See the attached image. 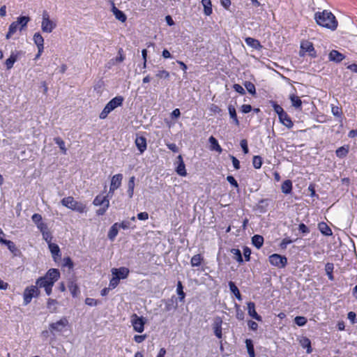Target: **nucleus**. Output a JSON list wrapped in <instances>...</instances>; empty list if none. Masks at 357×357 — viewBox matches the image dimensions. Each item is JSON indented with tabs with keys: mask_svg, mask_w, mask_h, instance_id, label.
<instances>
[{
	"mask_svg": "<svg viewBox=\"0 0 357 357\" xmlns=\"http://www.w3.org/2000/svg\"><path fill=\"white\" fill-rule=\"evenodd\" d=\"M317 23L327 29L335 30L337 26V21L334 15L328 10L317 12L314 15Z\"/></svg>",
	"mask_w": 357,
	"mask_h": 357,
	"instance_id": "nucleus-1",
	"label": "nucleus"
},
{
	"mask_svg": "<svg viewBox=\"0 0 357 357\" xmlns=\"http://www.w3.org/2000/svg\"><path fill=\"white\" fill-rule=\"evenodd\" d=\"M61 203L63 206L73 211L82 213L86 211V205L80 202L76 201L73 197H67L61 199Z\"/></svg>",
	"mask_w": 357,
	"mask_h": 357,
	"instance_id": "nucleus-2",
	"label": "nucleus"
},
{
	"mask_svg": "<svg viewBox=\"0 0 357 357\" xmlns=\"http://www.w3.org/2000/svg\"><path fill=\"white\" fill-rule=\"evenodd\" d=\"M29 20V17L22 16L18 17L17 21L12 22L9 26L8 31L6 36V39L10 38V37L17 31L18 26L20 25V30H22L24 27H26Z\"/></svg>",
	"mask_w": 357,
	"mask_h": 357,
	"instance_id": "nucleus-3",
	"label": "nucleus"
},
{
	"mask_svg": "<svg viewBox=\"0 0 357 357\" xmlns=\"http://www.w3.org/2000/svg\"><path fill=\"white\" fill-rule=\"evenodd\" d=\"M69 326L68 319L66 317H61L59 321L51 323L49 328L51 333H63L66 331Z\"/></svg>",
	"mask_w": 357,
	"mask_h": 357,
	"instance_id": "nucleus-4",
	"label": "nucleus"
},
{
	"mask_svg": "<svg viewBox=\"0 0 357 357\" xmlns=\"http://www.w3.org/2000/svg\"><path fill=\"white\" fill-rule=\"evenodd\" d=\"M134 331L142 333L144 331V325L146 324V319L143 317H139L134 313L130 316V321Z\"/></svg>",
	"mask_w": 357,
	"mask_h": 357,
	"instance_id": "nucleus-5",
	"label": "nucleus"
},
{
	"mask_svg": "<svg viewBox=\"0 0 357 357\" xmlns=\"http://www.w3.org/2000/svg\"><path fill=\"white\" fill-rule=\"evenodd\" d=\"M56 24L50 19L47 11L44 10L42 15L41 29L44 33H51L56 28Z\"/></svg>",
	"mask_w": 357,
	"mask_h": 357,
	"instance_id": "nucleus-6",
	"label": "nucleus"
},
{
	"mask_svg": "<svg viewBox=\"0 0 357 357\" xmlns=\"http://www.w3.org/2000/svg\"><path fill=\"white\" fill-rule=\"evenodd\" d=\"M53 286L52 280L46 279V275L43 277L38 278L36 281V286L31 287V289H29V287L26 288L25 290H35V289L44 288L45 290H51Z\"/></svg>",
	"mask_w": 357,
	"mask_h": 357,
	"instance_id": "nucleus-7",
	"label": "nucleus"
},
{
	"mask_svg": "<svg viewBox=\"0 0 357 357\" xmlns=\"http://www.w3.org/2000/svg\"><path fill=\"white\" fill-rule=\"evenodd\" d=\"M270 263L279 268H283L287 263V259L285 257L281 256L278 254H273L269 257Z\"/></svg>",
	"mask_w": 357,
	"mask_h": 357,
	"instance_id": "nucleus-8",
	"label": "nucleus"
},
{
	"mask_svg": "<svg viewBox=\"0 0 357 357\" xmlns=\"http://www.w3.org/2000/svg\"><path fill=\"white\" fill-rule=\"evenodd\" d=\"M176 160V163L178 164L177 167H176V173L181 176H185L187 175V172L185 169V165L181 155H178Z\"/></svg>",
	"mask_w": 357,
	"mask_h": 357,
	"instance_id": "nucleus-9",
	"label": "nucleus"
},
{
	"mask_svg": "<svg viewBox=\"0 0 357 357\" xmlns=\"http://www.w3.org/2000/svg\"><path fill=\"white\" fill-rule=\"evenodd\" d=\"M129 273L128 268L126 267H121L119 268H112V275H116L119 278V280L125 279L127 278Z\"/></svg>",
	"mask_w": 357,
	"mask_h": 357,
	"instance_id": "nucleus-10",
	"label": "nucleus"
},
{
	"mask_svg": "<svg viewBox=\"0 0 357 357\" xmlns=\"http://www.w3.org/2000/svg\"><path fill=\"white\" fill-rule=\"evenodd\" d=\"M122 179L123 175L121 174H115L112 177L110 183L112 191L117 190L121 186Z\"/></svg>",
	"mask_w": 357,
	"mask_h": 357,
	"instance_id": "nucleus-11",
	"label": "nucleus"
},
{
	"mask_svg": "<svg viewBox=\"0 0 357 357\" xmlns=\"http://www.w3.org/2000/svg\"><path fill=\"white\" fill-rule=\"evenodd\" d=\"M301 48L303 52H309L311 56L316 57L314 48L312 43L307 40L303 41L301 45Z\"/></svg>",
	"mask_w": 357,
	"mask_h": 357,
	"instance_id": "nucleus-12",
	"label": "nucleus"
},
{
	"mask_svg": "<svg viewBox=\"0 0 357 357\" xmlns=\"http://www.w3.org/2000/svg\"><path fill=\"white\" fill-rule=\"evenodd\" d=\"M22 54V52H12L10 57L5 61L7 70H10L13 67L15 62L17 60L18 57Z\"/></svg>",
	"mask_w": 357,
	"mask_h": 357,
	"instance_id": "nucleus-13",
	"label": "nucleus"
},
{
	"mask_svg": "<svg viewBox=\"0 0 357 357\" xmlns=\"http://www.w3.org/2000/svg\"><path fill=\"white\" fill-rule=\"evenodd\" d=\"M94 206H109V201L108 196H102L101 195H97L93 201Z\"/></svg>",
	"mask_w": 357,
	"mask_h": 357,
	"instance_id": "nucleus-14",
	"label": "nucleus"
},
{
	"mask_svg": "<svg viewBox=\"0 0 357 357\" xmlns=\"http://www.w3.org/2000/svg\"><path fill=\"white\" fill-rule=\"evenodd\" d=\"M248 312L251 317L257 321H261L262 320L261 317L259 315L255 310V305L254 303L250 302L248 303Z\"/></svg>",
	"mask_w": 357,
	"mask_h": 357,
	"instance_id": "nucleus-15",
	"label": "nucleus"
},
{
	"mask_svg": "<svg viewBox=\"0 0 357 357\" xmlns=\"http://www.w3.org/2000/svg\"><path fill=\"white\" fill-rule=\"evenodd\" d=\"M123 98L122 96H116L112 98L107 105L113 111L116 107L121 106L123 104Z\"/></svg>",
	"mask_w": 357,
	"mask_h": 357,
	"instance_id": "nucleus-16",
	"label": "nucleus"
},
{
	"mask_svg": "<svg viewBox=\"0 0 357 357\" xmlns=\"http://www.w3.org/2000/svg\"><path fill=\"white\" fill-rule=\"evenodd\" d=\"M329 60L335 63H340L345 56L337 50H332L328 55Z\"/></svg>",
	"mask_w": 357,
	"mask_h": 357,
	"instance_id": "nucleus-17",
	"label": "nucleus"
},
{
	"mask_svg": "<svg viewBox=\"0 0 357 357\" xmlns=\"http://www.w3.org/2000/svg\"><path fill=\"white\" fill-rule=\"evenodd\" d=\"M280 121L287 128H291L293 127L294 123L291 120L287 112H284L279 116Z\"/></svg>",
	"mask_w": 357,
	"mask_h": 357,
	"instance_id": "nucleus-18",
	"label": "nucleus"
},
{
	"mask_svg": "<svg viewBox=\"0 0 357 357\" xmlns=\"http://www.w3.org/2000/svg\"><path fill=\"white\" fill-rule=\"evenodd\" d=\"M60 277V273L58 269L51 268L46 273V279L52 280V284L58 280Z\"/></svg>",
	"mask_w": 357,
	"mask_h": 357,
	"instance_id": "nucleus-19",
	"label": "nucleus"
},
{
	"mask_svg": "<svg viewBox=\"0 0 357 357\" xmlns=\"http://www.w3.org/2000/svg\"><path fill=\"white\" fill-rule=\"evenodd\" d=\"M222 321L220 318L216 319L213 324V331L215 336L220 339L222 338Z\"/></svg>",
	"mask_w": 357,
	"mask_h": 357,
	"instance_id": "nucleus-20",
	"label": "nucleus"
},
{
	"mask_svg": "<svg viewBox=\"0 0 357 357\" xmlns=\"http://www.w3.org/2000/svg\"><path fill=\"white\" fill-rule=\"evenodd\" d=\"M135 144L139 151L140 153H142L146 149V139L144 137H137L135 139Z\"/></svg>",
	"mask_w": 357,
	"mask_h": 357,
	"instance_id": "nucleus-21",
	"label": "nucleus"
},
{
	"mask_svg": "<svg viewBox=\"0 0 357 357\" xmlns=\"http://www.w3.org/2000/svg\"><path fill=\"white\" fill-rule=\"evenodd\" d=\"M245 41L248 46L255 50H259L262 48V45L260 42L255 38L248 37L245 39Z\"/></svg>",
	"mask_w": 357,
	"mask_h": 357,
	"instance_id": "nucleus-22",
	"label": "nucleus"
},
{
	"mask_svg": "<svg viewBox=\"0 0 357 357\" xmlns=\"http://www.w3.org/2000/svg\"><path fill=\"white\" fill-rule=\"evenodd\" d=\"M1 243L6 245L8 249L15 255L18 256L20 255V251L15 246V243L9 240H5Z\"/></svg>",
	"mask_w": 357,
	"mask_h": 357,
	"instance_id": "nucleus-23",
	"label": "nucleus"
},
{
	"mask_svg": "<svg viewBox=\"0 0 357 357\" xmlns=\"http://www.w3.org/2000/svg\"><path fill=\"white\" fill-rule=\"evenodd\" d=\"M33 42L38 49H44V38L40 33H36L33 38Z\"/></svg>",
	"mask_w": 357,
	"mask_h": 357,
	"instance_id": "nucleus-24",
	"label": "nucleus"
},
{
	"mask_svg": "<svg viewBox=\"0 0 357 357\" xmlns=\"http://www.w3.org/2000/svg\"><path fill=\"white\" fill-rule=\"evenodd\" d=\"M301 346L303 349H306V351L307 354H310L312 351V347H311V342L310 340L306 337H302L299 340Z\"/></svg>",
	"mask_w": 357,
	"mask_h": 357,
	"instance_id": "nucleus-25",
	"label": "nucleus"
},
{
	"mask_svg": "<svg viewBox=\"0 0 357 357\" xmlns=\"http://www.w3.org/2000/svg\"><path fill=\"white\" fill-rule=\"evenodd\" d=\"M119 232V223H114L109 229L107 236L108 238L113 241Z\"/></svg>",
	"mask_w": 357,
	"mask_h": 357,
	"instance_id": "nucleus-26",
	"label": "nucleus"
},
{
	"mask_svg": "<svg viewBox=\"0 0 357 357\" xmlns=\"http://www.w3.org/2000/svg\"><path fill=\"white\" fill-rule=\"evenodd\" d=\"M208 142L211 144V149L213 151H216L218 153H221L222 149L221 146L219 145L218 140L213 136H211L208 139Z\"/></svg>",
	"mask_w": 357,
	"mask_h": 357,
	"instance_id": "nucleus-27",
	"label": "nucleus"
},
{
	"mask_svg": "<svg viewBox=\"0 0 357 357\" xmlns=\"http://www.w3.org/2000/svg\"><path fill=\"white\" fill-rule=\"evenodd\" d=\"M48 246L53 258L54 259V260H56V257L61 256L59 247L58 246V245L52 243L48 244Z\"/></svg>",
	"mask_w": 357,
	"mask_h": 357,
	"instance_id": "nucleus-28",
	"label": "nucleus"
},
{
	"mask_svg": "<svg viewBox=\"0 0 357 357\" xmlns=\"http://www.w3.org/2000/svg\"><path fill=\"white\" fill-rule=\"evenodd\" d=\"M228 110H229L230 118L233 120L235 125L238 126L240 125V123L237 118L235 107L233 105H229Z\"/></svg>",
	"mask_w": 357,
	"mask_h": 357,
	"instance_id": "nucleus-29",
	"label": "nucleus"
},
{
	"mask_svg": "<svg viewBox=\"0 0 357 357\" xmlns=\"http://www.w3.org/2000/svg\"><path fill=\"white\" fill-rule=\"evenodd\" d=\"M202 4L204 6V12L206 15H210L212 13V4L211 0H202Z\"/></svg>",
	"mask_w": 357,
	"mask_h": 357,
	"instance_id": "nucleus-30",
	"label": "nucleus"
},
{
	"mask_svg": "<svg viewBox=\"0 0 357 357\" xmlns=\"http://www.w3.org/2000/svg\"><path fill=\"white\" fill-rule=\"evenodd\" d=\"M252 243L257 249H259L263 245L264 238L260 235H255L252 238Z\"/></svg>",
	"mask_w": 357,
	"mask_h": 357,
	"instance_id": "nucleus-31",
	"label": "nucleus"
},
{
	"mask_svg": "<svg viewBox=\"0 0 357 357\" xmlns=\"http://www.w3.org/2000/svg\"><path fill=\"white\" fill-rule=\"evenodd\" d=\"M135 177L131 176L128 183L127 192H128V195L130 198H132L133 196V194H134V188H135Z\"/></svg>",
	"mask_w": 357,
	"mask_h": 357,
	"instance_id": "nucleus-32",
	"label": "nucleus"
},
{
	"mask_svg": "<svg viewBox=\"0 0 357 357\" xmlns=\"http://www.w3.org/2000/svg\"><path fill=\"white\" fill-rule=\"evenodd\" d=\"M282 192L284 194H289L292 190V183L290 180L284 181L281 186Z\"/></svg>",
	"mask_w": 357,
	"mask_h": 357,
	"instance_id": "nucleus-33",
	"label": "nucleus"
},
{
	"mask_svg": "<svg viewBox=\"0 0 357 357\" xmlns=\"http://www.w3.org/2000/svg\"><path fill=\"white\" fill-rule=\"evenodd\" d=\"M113 13L115 15V17L121 21V22H124L126 20V15L120 10L114 7L112 9Z\"/></svg>",
	"mask_w": 357,
	"mask_h": 357,
	"instance_id": "nucleus-34",
	"label": "nucleus"
},
{
	"mask_svg": "<svg viewBox=\"0 0 357 357\" xmlns=\"http://www.w3.org/2000/svg\"><path fill=\"white\" fill-rule=\"evenodd\" d=\"M319 229L320 231L326 235V236H331L332 235V231L331 228L324 222H321L319 224Z\"/></svg>",
	"mask_w": 357,
	"mask_h": 357,
	"instance_id": "nucleus-35",
	"label": "nucleus"
},
{
	"mask_svg": "<svg viewBox=\"0 0 357 357\" xmlns=\"http://www.w3.org/2000/svg\"><path fill=\"white\" fill-rule=\"evenodd\" d=\"M290 100H291L292 106H294V107L299 108L301 107L302 101L298 96H296L295 95H291Z\"/></svg>",
	"mask_w": 357,
	"mask_h": 357,
	"instance_id": "nucleus-36",
	"label": "nucleus"
},
{
	"mask_svg": "<svg viewBox=\"0 0 357 357\" xmlns=\"http://www.w3.org/2000/svg\"><path fill=\"white\" fill-rule=\"evenodd\" d=\"M54 142L59 146L63 154H66L67 149L65 146V142L61 137H55L54 139Z\"/></svg>",
	"mask_w": 357,
	"mask_h": 357,
	"instance_id": "nucleus-37",
	"label": "nucleus"
},
{
	"mask_svg": "<svg viewBox=\"0 0 357 357\" xmlns=\"http://www.w3.org/2000/svg\"><path fill=\"white\" fill-rule=\"evenodd\" d=\"M202 260L203 258L201 255L197 254L192 257L190 263L192 266H199L201 264Z\"/></svg>",
	"mask_w": 357,
	"mask_h": 357,
	"instance_id": "nucleus-38",
	"label": "nucleus"
},
{
	"mask_svg": "<svg viewBox=\"0 0 357 357\" xmlns=\"http://www.w3.org/2000/svg\"><path fill=\"white\" fill-rule=\"evenodd\" d=\"M231 253L233 255V257L235 260L239 263L243 262V257L240 250L235 248L231 249Z\"/></svg>",
	"mask_w": 357,
	"mask_h": 357,
	"instance_id": "nucleus-39",
	"label": "nucleus"
},
{
	"mask_svg": "<svg viewBox=\"0 0 357 357\" xmlns=\"http://www.w3.org/2000/svg\"><path fill=\"white\" fill-rule=\"evenodd\" d=\"M334 268V265L332 263H327L325 266V271L331 280H333V271Z\"/></svg>",
	"mask_w": 357,
	"mask_h": 357,
	"instance_id": "nucleus-40",
	"label": "nucleus"
},
{
	"mask_svg": "<svg viewBox=\"0 0 357 357\" xmlns=\"http://www.w3.org/2000/svg\"><path fill=\"white\" fill-rule=\"evenodd\" d=\"M348 152L349 150L347 148L341 146L336 150V155L339 158H343L347 155Z\"/></svg>",
	"mask_w": 357,
	"mask_h": 357,
	"instance_id": "nucleus-41",
	"label": "nucleus"
},
{
	"mask_svg": "<svg viewBox=\"0 0 357 357\" xmlns=\"http://www.w3.org/2000/svg\"><path fill=\"white\" fill-rule=\"evenodd\" d=\"M252 165L255 169H259L262 165V159L259 155H255L252 159Z\"/></svg>",
	"mask_w": 357,
	"mask_h": 357,
	"instance_id": "nucleus-42",
	"label": "nucleus"
},
{
	"mask_svg": "<svg viewBox=\"0 0 357 357\" xmlns=\"http://www.w3.org/2000/svg\"><path fill=\"white\" fill-rule=\"evenodd\" d=\"M37 293L38 291H35ZM38 296V294H36L34 295L33 294H31V291L25 292L24 294V304L27 305L29 303L33 296Z\"/></svg>",
	"mask_w": 357,
	"mask_h": 357,
	"instance_id": "nucleus-43",
	"label": "nucleus"
},
{
	"mask_svg": "<svg viewBox=\"0 0 357 357\" xmlns=\"http://www.w3.org/2000/svg\"><path fill=\"white\" fill-rule=\"evenodd\" d=\"M271 104L273 107L275 112L278 114V116L284 112L283 108L280 105H278L276 102L271 101Z\"/></svg>",
	"mask_w": 357,
	"mask_h": 357,
	"instance_id": "nucleus-44",
	"label": "nucleus"
},
{
	"mask_svg": "<svg viewBox=\"0 0 357 357\" xmlns=\"http://www.w3.org/2000/svg\"><path fill=\"white\" fill-rule=\"evenodd\" d=\"M244 85L250 93H251L252 95L255 94V93H256L255 86L252 82H245Z\"/></svg>",
	"mask_w": 357,
	"mask_h": 357,
	"instance_id": "nucleus-45",
	"label": "nucleus"
},
{
	"mask_svg": "<svg viewBox=\"0 0 357 357\" xmlns=\"http://www.w3.org/2000/svg\"><path fill=\"white\" fill-rule=\"evenodd\" d=\"M245 342H246V346L248 348V351L250 357H255V356L254 347H253V345L252 344L251 340H247Z\"/></svg>",
	"mask_w": 357,
	"mask_h": 357,
	"instance_id": "nucleus-46",
	"label": "nucleus"
},
{
	"mask_svg": "<svg viewBox=\"0 0 357 357\" xmlns=\"http://www.w3.org/2000/svg\"><path fill=\"white\" fill-rule=\"evenodd\" d=\"M112 112V109L108 107L107 105H105L102 111L99 115V118L100 119H105L107 118V115Z\"/></svg>",
	"mask_w": 357,
	"mask_h": 357,
	"instance_id": "nucleus-47",
	"label": "nucleus"
},
{
	"mask_svg": "<svg viewBox=\"0 0 357 357\" xmlns=\"http://www.w3.org/2000/svg\"><path fill=\"white\" fill-rule=\"evenodd\" d=\"M112 112V109L108 107L107 105H105L102 111L99 115V118L100 119H105L107 118V115Z\"/></svg>",
	"mask_w": 357,
	"mask_h": 357,
	"instance_id": "nucleus-48",
	"label": "nucleus"
},
{
	"mask_svg": "<svg viewBox=\"0 0 357 357\" xmlns=\"http://www.w3.org/2000/svg\"><path fill=\"white\" fill-rule=\"evenodd\" d=\"M155 76L160 79H168L169 77V73L165 70H159Z\"/></svg>",
	"mask_w": 357,
	"mask_h": 357,
	"instance_id": "nucleus-49",
	"label": "nucleus"
},
{
	"mask_svg": "<svg viewBox=\"0 0 357 357\" xmlns=\"http://www.w3.org/2000/svg\"><path fill=\"white\" fill-rule=\"evenodd\" d=\"M57 303L56 301L54 300H52V299H49L48 302H47V307L48 309L50 310V311L51 312H56V305Z\"/></svg>",
	"mask_w": 357,
	"mask_h": 357,
	"instance_id": "nucleus-50",
	"label": "nucleus"
},
{
	"mask_svg": "<svg viewBox=\"0 0 357 357\" xmlns=\"http://www.w3.org/2000/svg\"><path fill=\"white\" fill-rule=\"evenodd\" d=\"M43 238L48 243H52V236L49 229L43 233H42Z\"/></svg>",
	"mask_w": 357,
	"mask_h": 357,
	"instance_id": "nucleus-51",
	"label": "nucleus"
},
{
	"mask_svg": "<svg viewBox=\"0 0 357 357\" xmlns=\"http://www.w3.org/2000/svg\"><path fill=\"white\" fill-rule=\"evenodd\" d=\"M294 321L295 323L299 326H304L306 322H307V319L305 317H296L295 319H294Z\"/></svg>",
	"mask_w": 357,
	"mask_h": 357,
	"instance_id": "nucleus-52",
	"label": "nucleus"
},
{
	"mask_svg": "<svg viewBox=\"0 0 357 357\" xmlns=\"http://www.w3.org/2000/svg\"><path fill=\"white\" fill-rule=\"evenodd\" d=\"M32 221L37 225L39 223L42 222V216L40 214L34 213L31 217Z\"/></svg>",
	"mask_w": 357,
	"mask_h": 357,
	"instance_id": "nucleus-53",
	"label": "nucleus"
},
{
	"mask_svg": "<svg viewBox=\"0 0 357 357\" xmlns=\"http://www.w3.org/2000/svg\"><path fill=\"white\" fill-rule=\"evenodd\" d=\"M119 278L116 277V275H112V278L110 280L109 287L112 288H115L119 282Z\"/></svg>",
	"mask_w": 357,
	"mask_h": 357,
	"instance_id": "nucleus-54",
	"label": "nucleus"
},
{
	"mask_svg": "<svg viewBox=\"0 0 357 357\" xmlns=\"http://www.w3.org/2000/svg\"><path fill=\"white\" fill-rule=\"evenodd\" d=\"M85 303L87 305H89V306H96L98 304H99L100 302L98 300H95V299L91 298H87L85 300Z\"/></svg>",
	"mask_w": 357,
	"mask_h": 357,
	"instance_id": "nucleus-55",
	"label": "nucleus"
},
{
	"mask_svg": "<svg viewBox=\"0 0 357 357\" xmlns=\"http://www.w3.org/2000/svg\"><path fill=\"white\" fill-rule=\"evenodd\" d=\"M331 111L333 114L335 116L340 117L342 114V109L337 106H333Z\"/></svg>",
	"mask_w": 357,
	"mask_h": 357,
	"instance_id": "nucleus-56",
	"label": "nucleus"
},
{
	"mask_svg": "<svg viewBox=\"0 0 357 357\" xmlns=\"http://www.w3.org/2000/svg\"><path fill=\"white\" fill-rule=\"evenodd\" d=\"M63 261V266H68L69 268H72L73 267V262L70 257H65Z\"/></svg>",
	"mask_w": 357,
	"mask_h": 357,
	"instance_id": "nucleus-57",
	"label": "nucleus"
},
{
	"mask_svg": "<svg viewBox=\"0 0 357 357\" xmlns=\"http://www.w3.org/2000/svg\"><path fill=\"white\" fill-rule=\"evenodd\" d=\"M347 318L351 322V324H355L357 322L356 314L354 312H349L347 314Z\"/></svg>",
	"mask_w": 357,
	"mask_h": 357,
	"instance_id": "nucleus-58",
	"label": "nucleus"
},
{
	"mask_svg": "<svg viewBox=\"0 0 357 357\" xmlns=\"http://www.w3.org/2000/svg\"><path fill=\"white\" fill-rule=\"evenodd\" d=\"M241 146L243 149V151L245 154H247L249 151L248 146V142L246 139H242L241 141Z\"/></svg>",
	"mask_w": 357,
	"mask_h": 357,
	"instance_id": "nucleus-59",
	"label": "nucleus"
},
{
	"mask_svg": "<svg viewBox=\"0 0 357 357\" xmlns=\"http://www.w3.org/2000/svg\"><path fill=\"white\" fill-rule=\"evenodd\" d=\"M69 290H77L78 286L75 280H69L68 283Z\"/></svg>",
	"mask_w": 357,
	"mask_h": 357,
	"instance_id": "nucleus-60",
	"label": "nucleus"
},
{
	"mask_svg": "<svg viewBox=\"0 0 357 357\" xmlns=\"http://www.w3.org/2000/svg\"><path fill=\"white\" fill-rule=\"evenodd\" d=\"M234 89L238 93L243 95L245 93L244 89L238 84H235L233 86Z\"/></svg>",
	"mask_w": 357,
	"mask_h": 357,
	"instance_id": "nucleus-61",
	"label": "nucleus"
},
{
	"mask_svg": "<svg viewBox=\"0 0 357 357\" xmlns=\"http://www.w3.org/2000/svg\"><path fill=\"white\" fill-rule=\"evenodd\" d=\"M146 338V335H136L134 336V340L137 343H141Z\"/></svg>",
	"mask_w": 357,
	"mask_h": 357,
	"instance_id": "nucleus-62",
	"label": "nucleus"
},
{
	"mask_svg": "<svg viewBox=\"0 0 357 357\" xmlns=\"http://www.w3.org/2000/svg\"><path fill=\"white\" fill-rule=\"evenodd\" d=\"M36 226H37L38 229L40 230V231L41 232V234L48 230L47 225L45 223H44L43 222L39 223Z\"/></svg>",
	"mask_w": 357,
	"mask_h": 357,
	"instance_id": "nucleus-63",
	"label": "nucleus"
},
{
	"mask_svg": "<svg viewBox=\"0 0 357 357\" xmlns=\"http://www.w3.org/2000/svg\"><path fill=\"white\" fill-rule=\"evenodd\" d=\"M227 181L231 185L234 186L235 188H238V184L237 181H236V179L234 178V176H227Z\"/></svg>",
	"mask_w": 357,
	"mask_h": 357,
	"instance_id": "nucleus-64",
	"label": "nucleus"
}]
</instances>
